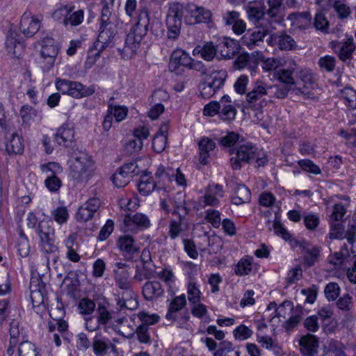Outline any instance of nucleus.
<instances>
[{
    "label": "nucleus",
    "mask_w": 356,
    "mask_h": 356,
    "mask_svg": "<svg viewBox=\"0 0 356 356\" xmlns=\"http://www.w3.org/2000/svg\"><path fill=\"white\" fill-rule=\"evenodd\" d=\"M97 321L99 325H106L113 318V312L109 311L104 304L97 305Z\"/></svg>",
    "instance_id": "40"
},
{
    "label": "nucleus",
    "mask_w": 356,
    "mask_h": 356,
    "mask_svg": "<svg viewBox=\"0 0 356 356\" xmlns=\"http://www.w3.org/2000/svg\"><path fill=\"white\" fill-rule=\"evenodd\" d=\"M19 356H40L35 346L30 341H24L19 344L18 348Z\"/></svg>",
    "instance_id": "44"
},
{
    "label": "nucleus",
    "mask_w": 356,
    "mask_h": 356,
    "mask_svg": "<svg viewBox=\"0 0 356 356\" xmlns=\"http://www.w3.org/2000/svg\"><path fill=\"white\" fill-rule=\"evenodd\" d=\"M149 23V13L141 10L138 16V21L127 35L123 49H118L124 59H130L134 56L143 38L146 35Z\"/></svg>",
    "instance_id": "1"
},
{
    "label": "nucleus",
    "mask_w": 356,
    "mask_h": 356,
    "mask_svg": "<svg viewBox=\"0 0 356 356\" xmlns=\"http://www.w3.org/2000/svg\"><path fill=\"white\" fill-rule=\"evenodd\" d=\"M94 161L83 150L73 152L69 168V176L78 183L86 181L91 175Z\"/></svg>",
    "instance_id": "2"
},
{
    "label": "nucleus",
    "mask_w": 356,
    "mask_h": 356,
    "mask_svg": "<svg viewBox=\"0 0 356 356\" xmlns=\"http://www.w3.org/2000/svg\"><path fill=\"white\" fill-rule=\"evenodd\" d=\"M74 138V130L67 126L63 125L59 127L54 134V140L59 145L65 147H70Z\"/></svg>",
    "instance_id": "18"
},
{
    "label": "nucleus",
    "mask_w": 356,
    "mask_h": 356,
    "mask_svg": "<svg viewBox=\"0 0 356 356\" xmlns=\"http://www.w3.org/2000/svg\"><path fill=\"white\" fill-rule=\"evenodd\" d=\"M113 97L108 102V113L113 118H115L116 122H120L124 120L127 116L128 108L124 106L115 105L112 101Z\"/></svg>",
    "instance_id": "34"
},
{
    "label": "nucleus",
    "mask_w": 356,
    "mask_h": 356,
    "mask_svg": "<svg viewBox=\"0 0 356 356\" xmlns=\"http://www.w3.org/2000/svg\"><path fill=\"white\" fill-rule=\"evenodd\" d=\"M54 220L59 225H63L67 221L69 218L68 211L66 207L60 206L51 211Z\"/></svg>",
    "instance_id": "55"
},
{
    "label": "nucleus",
    "mask_w": 356,
    "mask_h": 356,
    "mask_svg": "<svg viewBox=\"0 0 356 356\" xmlns=\"http://www.w3.org/2000/svg\"><path fill=\"white\" fill-rule=\"evenodd\" d=\"M226 77L225 70H214L207 76L204 82L216 92L223 86Z\"/></svg>",
    "instance_id": "19"
},
{
    "label": "nucleus",
    "mask_w": 356,
    "mask_h": 356,
    "mask_svg": "<svg viewBox=\"0 0 356 356\" xmlns=\"http://www.w3.org/2000/svg\"><path fill=\"white\" fill-rule=\"evenodd\" d=\"M218 50L222 57L225 58H232L239 50L238 42L229 38H225L218 45Z\"/></svg>",
    "instance_id": "23"
},
{
    "label": "nucleus",
    "mask_w": 356,
    "mask_h": 356,
    "mask_svg": "<svg viewBox=\"0 0 356 356\" xmlns=\"http://www.w3.org/2000/svg\"><path fill=\"white\" fill-rule=\"evenodd\" d=\"M163 293L164 290L159 282H147L143 287V294L147 300L161 297Z\"/></svg>",
    "instance_id": "26"
},
{
    "label": "nucleus",
    "mask_w": 356,
    "mask_h": 356,
    "mask_svg": "<svg viewBox=\"0 0 356 356\" xmlns=\"http://www.w3.org/2000/svg\"><path fill=\"white\" fill-rule=\"evenodd\" d=\"M51 220H42L38 222L36 233L40 238L41 250L47 254H54L58 250L55 243V229Z\"/></svg>",
    "instance_id": "4"
},
{
    "label": "nucleus",
    "mask_w": 356,
    "mask_h": 356,
    "mask_svg": "<svg viewBox=\"0 0 356 356\" xmlns=\"http://www.w3.org/2000/svg\"><path fill=\"white\" fill-rule=\"evenodd\" d=\"M17 37L18 34L17 32L10 29L7 35L5 45L8 54L19 58L22 54L24 45L19 42Z\"/></svg>",
    "instance_id": "17"
},
{
    "label": "nucleus",
    "mask_w": 356,
    "mask_h": 356,
    "mask_svg": "<svg viewBox=\"0 0 356 356\" xmlns=\"http://www.w3.org/2000/svg\"><path fill=\"white\" fill-rule=\"evenodd\" d=\"M330 2L332 3L333 8L339 19H346L350 16V8L346 4L339 0H330Z\"/></svg>",
    "instance_id": "47"
},
{
    "label": "nucleus",
    "mask_w": 356,
    "mask_h": 356,
    "mask_svg": "<svg viewBox=\"0 0 356 356\" xmlns=\"http://www.w3.org/2000/svg\"><path fill=\"white\" fill-rule=\"evenodd\" d=\"M56 86L57 90L63 94L76 99L90 96L95 92L93 86L86 87L80 82L67 79H57Z\"/></svg>",
    "instance_id": "5"
},
{
    "label": "nucleus",
    "mask_w": 356,
    "mask_h": 356,
    "mask_svg": "<svg viewBox=\"0 0 356 356\" xmlns=\"http://www.w3.org/2000/svg\"><path fill=\"white\" fill-rule=\"evenodd\" d=\"M114 279L119 288L124 290L127 294H132L129 281V273L126 269H114Z\"/></svg>",
    "instance_id": "24"
},
{
    "label": "nucleus",
    "mask_w": 356,
    "mask_h": 356,
    "mask_svg": "<svg viewBox=\"0 0 356 356\" xmlns=\"http://www.w3.org/2000/svg\"><path fill=\"white\" fill-rule=\"evenodd\" d=\"M252 270V263L249 259H242L236 266L234 271L238 275H246Z\"/></svg>",
    "instance_id": "63"
},
{
    "label": "nucleus",
    "mask_w": 356,
    "mask_h": 356,
    "mask_svg": "<svg viewBox=\"0 0 356 356\" xmlns=\"http://www.w3.org/2000/svg\"><path fill=\"white\" fill-rule=\"evenodd\" d=\"M186 24L193 25L201 23H208L212 17L211 12L193 3H187L186 4Z\"/></svg>",
    "instance_id": "7"
},
{
    "label": "nucleus",
    "mask_w": 356,
    "mask_h": 356,
    "mask_svg": "<svg viewBox=\"0 0 356 356\" xmlns=\"http://www.w3.org/2000/svg\"><path fill=\"white\" fill-rule=\"evenodd\" d=\"M275 39L278 47L282 50H293L296 47V41L285 33L277 35Z\"/></svg>",
    "instance_id": "38"
},
{
    "label": "nucleus",
    "mask_w": 356,
    "mask_h": 356,
    "mask_svg": "<svg viewBox=\"0 0 356 356\" xmlns=\"http://www.w3.org/2000/svg\"><path fill=\"white\" fill-rule=\"evenodd\" d=\"M40 27V20L30 13H24L22 16L19 29L26 37H32L38 31Z\"/></svg>",
    "instance_id": "14"
},
{
    "label": "nucleus",
    "mask_w": 356,
    "mask_h": 356,
    "mask_svg": "<svg viewBox=\"0 0 356 356\" xmlns=\"http://www.w3.org/2000/svg\"><path fill=\"white\" fill-rule=\"evenodd\" d=\"M297 70V65L295 61L289 63L287 69L277 70V79L285 86L292 88L295 85V80L293 74Z\"/></svg>",
    "instance_id": "25"
},
{
    "label": "nucleus",
    "mask_w": 356,
    "mask_h": 356,
    "mask_svg": "<svg viewBox=\"0 0 356 356\" xmlns=\"http://www.w3.org/2000/svg\"><path fill=\"white\" fill-rule=\"evenodd\" d=\"M200 150V162L202 165L208 163V159L210 157L211 152L213 151L216 144L208 137H203L198 143Z\"/></svg>",
    "instance_id": "21"
},
{
    "label": "nucleus",
    "mask_w": 356,
    "mask_h": 356,
    "mask_svg": "<svg viewBox=\"0 0 356 356\" xmlns=\"http://www.w3.org/2000/svg\"><path fill=\"white\" fill-rule=\"evenodd\" d=\"M101 206V201L99 198L92 197L83 204L76 213V218L78 221L87 222L91 220L97 213Z\"/></svg>",
    "instance_id": "12"
},
{
    "label": "nucleus",
    "mask_w": 356,
    "mask_h": 356,
    "mask_svg": "<svg viewBox=\"0 0 356 356\" xmlns=\"http://www.w3.org/2000/svg\"><path fill=\"white\" fill-rule=\"evenodd\" d=\"M168 124H163L152 140V148L156 153L162 152L166 147Z\"/></svg>",
    "instance_id": "20"
},
{
    "label": "nucleus",
    "mask_w": 356,
    "mask_h": 356,
    "mask_svg": "<svg viewBox=\"0 0 356 356\" xmlns=\"http://www.w3.org/2000/svg\"><path fill=\"white\" fill-rule=\"evenodd\" d=\"M92 349L97 356H104L108 350L116 353L117 349L114 343L109 340L95 338L92 342Z\"/></svg>",
    "instance_id": "27"
},
{
    "label": "nucleus",
    "mask_w": 356,
    "mask_h": 356,
    "mask_svg": "<svg viewBox=\"0 0 356 356\" xmlns=\"http://www.w3.org/2000/svg\"><path fill=\"white\" fill-rule=\"evenodd\" d=\"M321 248L318 247H313L306 251L304 256L305 263L307 266H313L319 261Z\"/></svg>",
    "instance_id": "52"
},
{
    "label": "nucleus",
    "mask_w": 356,
    "mask_h": 356,
    "mask_svg": "<svg viewBox=\"0 0 356 356\" xmlns=\"http://www.w3.org/2000/svg\"><path fill=\"white\" fill-rule=\"evenodd\" d=\"M217 49L211 42H206L202 47H197L193 51V56L200 55L207 61L212 60L216 56Z\"/></svg>",
    "instance_id": "30"
},
{
    "label": "nucleus",
    "mask_w": 356,
    "mask_h": 356,
    "mask_svg": "<svg viewBox=\"0 0 356 356\" xmlns=\"http://www.w3.org/2000/svg\"><path fill=\"white\" fill-rule=\"evenodd\" d=\"M156 181H154L148 173L145 172L140 177L138 184V191L143 195H148L156 187Z\"/></svg>",
    "instance_id": "35"
},
{
    "label": "nucleus",
    "mask_w": 356,
    "mask_h": 356,
    "mask_svg": "<svg viewBox=\"0 0 356 356\" xmlns=\"http://www.w3.org/2000/svg\"><path fill=\"white\" fill-rule=\"evenodd\" d=\"M339 44V58L343 62L349 61L353 58V53L355 51L356 45L353 42V38L350 36L346 38V40L341 44Z\"/></svg>",
    "instance_id": "28"
},
{
    "label": "nucleus",
    "mask_w": 356,
    "mask_h": 356,
    "mask_svg": "<svg viewBox=\"0 0 356 356\" xmlns=\"http://www.w3.org/2000/svg\"><path fill=\"white\" fill-rule=\"evenodd\" d=\"M130 176L125 174L124 171L118 168L116 172L112 176L113 184L118 188L127 186L131 181Z\"/></svg>",
    "instance_id": "46"
},
{
    "label": "nucleus",
    "mask_w": 356,
    "mask_h": 356,
    "mask_svg": "<svg viewBox=\"0 0 356 356\" xmlns=\"http://www.w3.org/2000/svg\"><path fill=\"white\" fill-rule=\"evenodd\" d=\"M187 226L186 219L180 218L178 220H172L169 225L168 235L171 239L177 238L181 232Z\"/></svg>",
    "instance_id": "37"
},
{
    "label": "nucleus",
    "mask_w": 356,
    "mask_h": 356,
    "mask_svg": "<svg viewBox=\"0 0 356 356\" xmlns=\"http://www.w3.org/2000/svg\"><path fill=\"white\" fill-rule=\"evenodd\" d=\"M270 92L269 84L261 79L256 80L252 83L251 90L245 95L248 107L254 111H261L270 101L267 99V97L269 98Z\"/></svg>",
    "instance_id": "3"
},
{
    "label": "nucleus",
    "mask_w": 356,
    "mask_h": 356,
    "mask_svg": "<svg viewBox=\"0 0 356 356\" xmlns=\"http://www.w3.org/2000/svg\"><path fill=\"white\" fill-rule=\"evenodd\" d=\"M74 9V6L65 5L57 8L52 13V17L54 20L62 23L65 26V19H67L68 13L72 11Z\"/></svg>",
    "instance_id": "45"
},
{
    "label": "nucleus",
    "mask_w": 356,
    "mask_h": 356,
    "mask_svg": "<svg viewBox=\"0 0 356 356\" xmlns=\"http://www.w3.org/2000/svg\"><path fill=\"white\" fill-rule=\"evenodd\" d=\"M58 53V47L51 38H45L42 41L40 50V62L44 71H48L53 67Z\"/></svg>",
    "instance_id": "6"
},
{
    "label": "nucleus",
    "mask_w": 356,
    "mask_h": 356,
    "mask_svg": "<svg viewBox=\"0 0 356 356\" xmlns=\"http://www.w3.org/2000/svg\"><path fill=\"white\" fill-rule=\"evenodd\" d=\"M117 246L124 252L133 254L137 252L138 249L132 236L124 234L120 236L117 241Z\"/></svg>",
    "instance_id": "32"
},
{
    "label": "nucleus",
    "mask_w": 356,
    "mask_h": 356,
    "mask_svg": "<svg viewBox=\"0 0 356 356\" xmlns=\"http://www.w3.org/2000/svg\"><path fill=\"white\" fill-rule=\"evenodd\" d=\"M6 149L9 154H20L24 151L23 138L13 133L10 135L6 145Z\"/></svg>",
    "instance_id": "29"
},
{
    "label": "nucleus",
    "mask_w": 356,
    "mask_h": 356,
    "mask_svg": "<svg viewBox=\"0 0 356 356\" xmlns=\"http://www.w3.org/2000/svg\"><path fill=\"white\" fill-rule=\"evenodd\" d=\"M45 186L52 193L57 192L62 186L61 180L55 175H49L45 181Z\"/></svg>",
    "instance_id": "60"
},
{
    "label": "nucleus",
    "mask_w": 356,
    "mask_h": 356,
    "mask_svg": "<svg viewBox=\"0 0 356 356\" xmlns=\"http://www.w3.org/2000/svg\"><path fill=\"white\" fill-rule=\"evenodd\" d=\"M175 318H166L167 321L175 323L176 326L179 328L188 329L189 324L188 321L190 316L188 312H185L182 314L177 313L175 315Z\"/></svg>",
    "instance_id": "54"
},
{
    "label": "nucleus",
    "mask_w": 356,
    "mask_h": 356,
    "mask_svg": "<svg viewBox=\"0 0 356 356\" xmlns=\"http://www.w3.org/2000/svg\"><path fill=\"white\" fill-rule=\"evenodd\" d=\"M117 34V23H109L106 26H100V31L95 48L102 51L107 47L112 46Z\"/></svg>",
    "instance_id": "9"
},
{
    "label": "nucleus",
    "mask_w": 356,
    "mask_h": 356,
    "mask_svg": "<svg viewBox=\"0 0 356 356\" xmlns=\"http://www.w3.org/2000/svg\"><path fill=\"white\" fill-rule=\"evenodd\" d=\"M191 58L186 51L177 49L171 54L169 68L171 71H176L181 66L188 68Z\"/></svg>",
    "instance_id": "16"
},
{
    "label": "nucleus",
    "mask_w": 356,
    "mask_h": 356,
    "mask_svg": "<svg viewBox=\"0 0 356 356\" xmlns=\"http://www.w3.org/2000/svg\"><path fill=\"white\" fill-rule=\"evenodd\" d=\"M186 304V296L182 294L175 297L168 307V311L165 315V318H175V315L178 313Z\"/></svg>",
    "instance_id": "36"
},
{
    "label": "nucleus",
    "mask_w": 356,
    "mask_h": 356,
    "mask_svg": "<svg viewBox=\"0 0 356 356\" xmlns=\"http://www.w3.org/2000/svg\"><path fill=\"white\" fill-rule=\"evenodd\" d=\"M341 289L336 282L328 283L324 289L325 296L328 301H334L339 296Z\"/></svg>",
    "instance_id": "50"
},
{
    "label": "nucleus",
    "mask_w": 356,
    "mask_h": 356,
    "mask_svg": "<svg viewBox=\"0 0 356 356\" xmlns=\"http://www.w3.org/2000/svg\"><path fill=\"white\" fill-rule=\"evenodd\" d=\"M300 350L306 356H318V339L313 334L302 336L299 341Z\"/></svg>",
    "instance_id": "15"
},
{
    "label": "nucleus",
    "mask_w": 356,
    "mask_h": 356,
    "mask_svg": "<svg viewBox=\"0 0 356 356\" xmlns=\"http://www.w3.org/2000/svg\"><path fill=\"white\" fill-rule=\"evenodd\" d=\"M136 334L138 341L141 343H150L151 337L149 332V327L145 325H140L136 330Z\"/></svg>",
    "instance_id": "59"
},
{
    "label": "nucleus",
    "mask_w": 356,
    "mask_h": 356,
    "mask_svg": "<svg viewBox=\"0 0 356 356\" xmlns=\"http://www.w3.org/2000/svg\"><path fill=\"white\" fill-rule=\"evenodd\" d=\"M204 219L214 228H219L221 225L220 213L218 210L213 209H207L205 211Z\"/></svg>",
    "instance_id": "49"
},
{
    "label": "nucleus",
    "mask_w": 356,
    "mask_h": 356,
    "mask_svg": "<svg viewBox=\"0 0 356 356\" xmlns=\"http://www.w3.org/2000/svg\"><path fill=\"white\" fill-rule=\"evenodd\" d=\"M257 156V147L251 143L238 146L236 149V156L230 159V163L234 170H239L241 163H247L254 160Z\"/></svg>",
    "instance_id": "8"
},
{
    "label": "nucleus",
    "mask_w": 356,
    "mask_h": 356,
    "mask_svg": "<svg viewBox=\"0 0 356 356\" xmlns=\"http://www.w3.org/2000/svg\"><path fill=\"white\" fill-rule=\"evenodd\" d=\"M167 26V36L169 39L176 40L180 35L182 22L165 19Z\"/></svg>",
    "instance_id": "43"
},
{
    "label": "nucleus",
    "mask_w": 356,
    "mask_h": 356,
    "mask_svg": "<svg viewBox=\"0 0 356 356\" xmlns=\"http://www.w3.org/2000/svg\"><path fill=\"white\" fill-rule=\"evenodd\" d=\"M80 314L83 315H90L95 309V303L93 300L84 298H82L78 305Z\"/></svg>",
    "instance_id": "56"
},
{
    "label": "nucleus",
    "mask_w": 356,
    "mask_h": 356,
    "mask_svg": "<svg viewBox=\"0 0 356 356\" xmlns=\"http://www.w3.org/2000/svg\"><path fill=\"white\" fill-rule=\"evenodd\" d=\"M236 110L235 107L231 104H221L219 116L221 120L225 121H231L235 119Z\"/></svg>",
    "instance_id": "51"
},
{
    "label": "nucleus",
    "mask_w": 356,
    "mask_h": 356,
    "mask_svg": "<svg viewBox=\"0 0 356 356\" xmlns=\"http://www.w3.org/2000/svg\"><path fill=\"white\" fill-rule=\"evenodd\" d=\"M252 330L245 325L238 326L233 332L235 339L238 341L248 339L252 336Z\"/></svg>",
    "instance_id": "64"
},
{
    "label": "nucleus",
    "mask_w": 356,
    "mask_h": 356,
    "mask_svg": "<svg viewBox=\"0 0 356 356\" xmlns=\"http://www.w3.org/2000/svg\"><path fill=\"white\" fill-rule=\"evenodd\" d=\"M235 195L232 198V202L236 205H241L249 202L251 200V193L244 184H237L234 188Z\"/></svg>",
    "instance_id": "31"
},
{
    "label": "nucleus",
    "mask_w": 356,
    "mask_h": 356,
    "mask_svg": "<svg viewBox=\"0 0 356 356\" xmlns=\"http://www.w3.org/2000/svg\"><path fill=\"white\" fill-rule=\"evenodd\" d=\"M117 305L119 307L120 310L123 309L134 310L136 309L138 305L136 300V296L134 292L131 295L127 294L125 292H123L121 297H120V296H118Z\"/></svg>",
    "instance_id": "33"
},
{
    "label": "nucleus",
    "mask_w": 356,
    "mask_h": 356,
    "mask_svg": "<svg viewBox=\"0 0 356 356\" xmlns=\"http://www.w3.org/2000/svg\"><path fill=\"white\" fill-rule=\"evenodd\" d=\"M268 29L264 26L255 27L253 29H249L243 35L241 43L246 46L249 49H253L259 46L264 41V38L268 34Z\"/></svg>",
    "instance_id": "10"
},
{
    "label": "nucleus",
    "mask_w": 356,
    "mask_h": 356,
    "mask_svg": "<svg viewBox=\"0 0 356 356\" xmlns=\"http://www.w3.org/2000/svg\"><path fill=\"white\" fill-rule=\"evenodd\" d=\"M188 299L191 304L198 303L200 300L201 292L194 282H190L187 289Z\"/></svg>",
    "instance_id": "57"
},
{
    "label": "nucleus",
    "mask_w": 356,
    "mask_h": 356,
    "mask_svg": "<svg viewBox=\"0 0 356 356\" xmlns=\"http://www.w3.org/2000/svg\"><path fill=\"white\" fill-rule=\"evenodd\" d=\"M270 92L269 99L273 97L282 99L286 97L289 90L292 88L287 86L270 85Z\"/></svg>",
    "instance_id": "53"
},
{
    "label": "nucleus",
    "mask_w": 356,
    "mask_h": 356,
    "mask_svg": "<svg viewBox=\"0 0 356 356\" xmlns=\"http://www.w3.org/2000/svg\"><path fill=\"white\" fill-rule=\"evenodd\" d=\"M84 19V12L83 10L76 11H70L67 19H65V27H74L80 25Z\"/></svg>",
    "instance_id": "41"
},
{
    "label": "nucleus",
    "mask_w": 356,
    "mask_h": 356,
    "mask_svg": "<svg viewBox=\"0 0 356 356\" xmlns=\"http://www.w3.org/2000/svg\"><path fill=\"white\" fill-rule=\"evenodd\" d=\"M341 97L351 110H356V91L351 87H346L341 91Z\"/></svg>",
    "instance_id": "39"
},
{
    "label": "nucleus",
    "mask_w": 356,
    "mask_h": 356,
    "mask_svg": "<svg viewBox=\"0 0 356 356\" xmlns=\"http://www.w3.org/2000/svg\"><path fill=\"white\" fill-rule=\"evenodd\" d=\"M273 228L275 234L278 236H280L286 241H289L292 247H296L298 245V241L292 238L290 233L281 223L275 222L273 223Z\"/></svg>",
    "instance_id": "42"
},
{
    "label": "nucleus",
    "mask_w": 356,
    "mask_h": 356,
    "mask_svg": "<svg viewBox=\"0 0 356 356\" xmlns=\"http://www.w3.org/2000/svg\"><path fill=\"white\" fill-rule=\"evenodd\" d=\"M246 13L248 19L253 22H259L264 15L262 8L253 6H247Z\"/></svg>",
    "instance_id": "62"
},
{
    "label": "nucleus",
    "mask_w": 356,
    "mask_h": 356,
    "mask_svg": "<svg viewBox=\"0 0 356 356\" xmlns=\"http://www.w3.org/2000/svg\"><path fill=\"white\" fill-rule=\"evenodd\" d=\"M186 4L184 5L179 2L170 3H169L166 19L181 22L184 19L186 22Z\"/></svg>",
    "instance_id": "22"
},
{
    "label": "nucleus",
    "mask_w": 356,
    "mask_h": 356,
    "mask_svg": "<svg viewBox=\"0 0 356 356\" xmlns=\"http://www.w3.org/2000/svg\"><path fill=\"white\" fill-rule=\"evenodd\" d=\"M289 19L294 21L293 24H298L300 22L302 23L304 26L310 24L312 15L308 12L291 13L289 15Z\"/></svg>",
    "instance_id": "61"
},
{
    "label": "nucleus",
    "mask_w": 356,
    "mask_h": 356,
    "mask_svg": "<svg viewBox=\"0 0 356 356\" xmlns=\"http://www.w3.org/2000/svg\"><path fill=\"white\" fill-rule=\"evenodd\" d=\"M224 196L222 186L218 184H209L205 190L204 195L201 197L204 207H218L219 199Z\"/></svg>",
    "instance_id": "13"
},
{
    "label": "nucleus",
    "mask_w": 356,
    "mask_h": 356,
    "mask_svg": "<svg viewBox=\"0 0 356 356\" xmlns=\"http://www.w3.org/2000/svg\"><path fill=\"white\" fill-rule=\"evenodd\" d=\"M336 306L341 311L349 312L353 308V298L349 293H345L337 300Z\"/></svg>",
    "instance_id": "48"
},
{
    "label": "nucleus",
    "mask_w": 356,
    "mask_h": 356,
    "mask_svg": "<svg viewBox=\"0 0 356 356\" xmlns=\"http://www.w3.org/2000/svg\"><path fill=\"white\" fill-rule=\"evenodd\" d=\"M318 63L321 70L327 72H332L335 68L336 59L332 56L327 55L321 57Z\"/></svg>",
    "instance_id": "58"
},
{
    "label": "nucleus",
    "mask_w": 356,
    "mask_h": 356,
    "mask_svg": "<svg viewBox=\"0 0 356 356\" xmlns=\"http://www.w3.org/2000/svg\"><path fill=\"white\" fill-rule=\"evenodd\" d=\"M124 223L127 231L134 232L146 229L151 225L148 216L142 213L127 215L124 217Z\"/></svg>",
    "instance_id": "11"
}]
</instances>
